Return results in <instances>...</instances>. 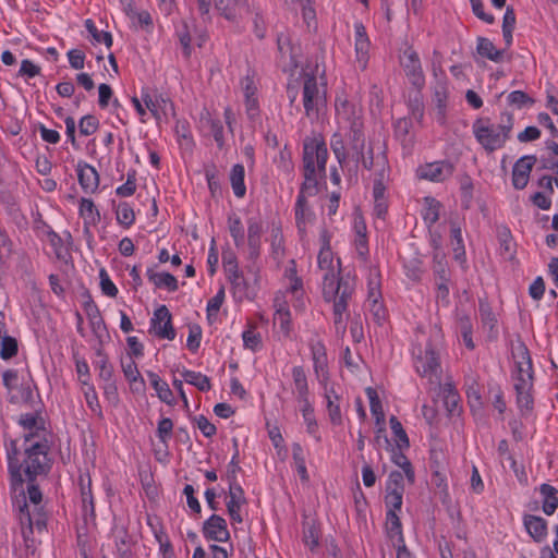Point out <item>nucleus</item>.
<instances>
[{
  "mask_svg": "<svg viewBox=\"0 0 558 558\" xmlns=\"http://www.w3.org/2000/svg\"><path fill=\"white\" fill-rule=\"evenodd\" d=\"M328 149L326 142H304L303 163L304 182L303 192L314 194L317 190L318 178L325 177Z\"/></svg>",
  "mask_w": 558,
  "mask_h": 558,
  "instance_id": "obj_1",
  "label": "nucleus"
},
{
  "mask_svg": "<svg viewBox=\"0 0 558 558\" xmlns=\"http://www.w3.org/2000/svg\"><path fill=\"white\" fill-rule=\"evenodd\" d=\"M336 136L343 140H360L363 135L362 108L348 99H336Z\"/></svg>",
  "mask_w": 558,
  "mask_h": 558,
  "instance_id": "obj_2",
  "label": "nucleus"
},
{
  "mask_svg": "<svg viewBox=\"0 0 558 558\" xmlns=\"http://www.w3.org/2000/svg\"><path fill=\"white\" fill-rule=\"evenodd\" d=\"M302 100L305 113L308 118L318 114L319 109L326 102V85L318 82L313 69L306 68L301 72Z\"/></svg>",
  "mask_w": 558,
  "mask_h": 558,
  "instance_id": "obj_3",
  "label": "nucleus"
},
{
  "mask_svg": "<svg viewBox=\"0 0 558 558\" xmlns=\"http://www.w3.org/2000/svg\"><path fill=\"white\" fill-rule=\"evenodd\" d=\"M24 446L25 459L22 470L28 482H34L38 475H44L49 470L48 445L45 440H35Z\"/></svg>",
  "mask_w": 558,
  "mask_h": 558,
  "instance_id": "obj_4",
  "label": "nucleus"
},
{
  "mask_svg": "<svg viewBox=\"0 0 558 558\" xmlns=\"http://www.w3.org/2000/svg\"><path fill=\"white\" fill-rule=\"evenodd\" d=\"M414 366L416 372L427 377L430 383L440 381V362L437 344L428 342L425 349L421 347L414 350Z\"/></svg>",
  "mask_w": 558,
  "mask_h": 558,
  "instance_id": "obj_5",
  "label": "nucleus"
},
{
  "mask_svg": "<svg viewBox=\"0 0 558 558\" xmlns=\"http://www.w3.org/2000/svg\"><path fill=\"white\" fill-rule=\"evenodd\" d=\"M13 505L19 511L17 518L25 539H28L35 530L40 533L46 529V513L43 509L31 510L24 494L16 497Z\"/></svg>",
  "mask_w": 558,
  "mask_h": 558,
  "instance_id": "obj_6",
  "label": "nucleus"
},
{
  "mask_svg": "<svg viewBox=\"0 0 558 558\" xmlns=\"http://www.w3.org/2000/svg\"><path fill=\"white\" fill-rule=\"evenodd\" d=\"M513 128V118L509 113H502L498 122L489 119H477L473 124L476 140H507Z\"/></svg>",
  "mask_w": 558,
  "mask_h": 558,
  "instance_id": "obj_7",
  "label": "nucleus"
},
{
  "mask_svg": "<svg viewBox=\"0 0 558 558\" xmlns=\"http://www.w3.org/2000/svg\"><path fill=\"white\" fill-rule=\"evenodd\" d=\"M247 118L255 123L259 118V83L255 73H247L240 82Z\"/></svg>",
  "mask_w": 558,
  "mask_h": 558,
  "instance_id": "obj_8",
  "label": "nucleus"
},
{
  "mask_svg": "<svg viewBox=\"0 0 558 558\" xmlns=\"http://www.w3.org/2000/svg\"><path fill=\"white\" fill-rule=\"evenodd\" d=\"M515 371L513 373L514 386L533 387L532 360L524 343H519L513 350Z\"/></svg>",
  "mask_w": 558,
  "mask_h": 558,
  "instance_id": "obj_9",
  "label": "nucleus"
},
{
  "mask_svg": "<svg viewBox=\"0 0 558 558\" xmlns=\"http://www.w3.org/2000/svg\"><path fill=\"white\" fill-rule=\"evenodd\" d=\"M246 0H195L197 11L204 21H210V10L214 3L215 9L228 21L235 19V8Z\"/></svg>",
  "mask_w": 558,
  "mask_h": 558,
  "instance_id": "obj_10",
  "label": "nucleus"
},
{
  "mask_svg": "<svg viewBox=\"0 0 558 558\" xmlns=\"http://www.w3.org/2000/svg\"><path fill=\"white\" fill-rule=\"evenodd\" d=\"M401 64L412 85L422 87L425 83L422 64L418 54L412 48L404 50Z\"/></svg>",
  "mask_w": 558,
  "mask_h": 558,
  "instance_id": "obj_11",
  "label": "nucleus"
},
{
  "mask_svg": "<svg viewBox=\"0 0 558 558\" xmlns=\"http://www.w3.org/2000/svg\"><path fill=\"white\" fill-rule=\"evenodd\" d=\"M150 331L161 339L173 340L175 338V330L171 323V314L166 305L159 306L154 312Z\"/></svg>",
  "mask_w": 558,
  "mask_h": 558,
  "instance_id": "obj_12",
  "label": "nucleus"
},
{
  "mask_svg": "<svg viewBox=\"0 0 558 558\" xmlns=\"http://www.w3.org/2000/svg\"><path fill=\"white\" fill-rule=\"evenodd\" d=\"M223 268L227 274V278L232 286L233 293L238 295L240 299L246 296L247 294V284L239 270L236 258L234 255H225L223 256Z\"/></svg>",
  "mask_w": 558,
  "mask_h": 558,
  "instance_id": "obj_13",
  "label": "nucleus"
},
{
  "mask_svg": "<svg viewBox=\"0 0 558 558\" xmlns=\"http://www.w3.org/2000/svg\"><path fill=\"white\" fill-rule=\"evenodd\" d=\"M355 144L357 142H354ZM360 143V147L357 145H354L353 146V149H354V153L352 154V158L356 161H362L363 166L367 169H372L374 167H377L378 168V165H377V158L378 157H385L384 155V150L386 148V145H385V142H376L378 145L377 149L379 150L378 155L376 157H374V146H373V142H368L367 145L365 144V142H359Z\"/></svg>",
  "mask_w": 558,
  "mask_h": 558,
  "instance_id": "obj_14",
  "label": "nucleus"
},
{
  "mask_svg": "<svg viewBox=\"0 0 558 558\" xmlns=\"http://www.w3.org/2000/svg\"><path fill=\"white\" fill-rule=\"evenodd\" d=\"M323 284V294L326 301L339 299L348 302L353 293V286L349 280L337 278L327 279Z\"/></svg>",
  "mask_w": 558,
  "mask_h": 558,
  "instance_id": "obj_15",
  "label": "nucleus"
},
{
  "mask_svg": "<svg viewBox=\"0 0 558 558\" xmlns=\"http://www.w3.org/2000/svg\"><path fill=\"white\" fill-rule=\"evenodd\" d=\"M203 534L205 538L215 542H227L230 538L227 521L218 515H210L203 524Z\"/></svg>",
  "mask_w": 558,
  "mask_h": 558,
  "instance_id": "obj_16",
  "label": "nucleus"
},
{
  "mask_svg": "<svg viewBox=\"0 0 558 558\" xmlns=\"http://www.w3.org/2000/svg\"><path fill=\"white\" fill-rule=\"evenodd\" d=\"M355 58L361 69H365L369 58L371 40L362 22L354 23Z\"/></svg>",
  "mask_w": 558,
  "mask_h": 558,
  "instance_id": "obj_17",
  "label": "nucleus"
},
{
  "mask_svg": "<svg viewBox=\"0 0 558 558\" xmlns=\"http://www.w3.org/2000/svg\"><path fill=\"white\" fill-rule=\"evenodd\" d=\"M228 496L227 510L232 523H242L241 509L246 504L243 488L239 483H233V485H229Z\"/></svg>",
  "mask_w": 558,
  "mask_h": 558,
  "instance_id": "obj_18",
  "label": "nucleus"
},
{
  "mask_svg": "<svg viewBox=\"0 0 558 558\" xmlns=\"http://www.w3.org/2000/svg\"><path fill=\"white\" fill-rule=\"evenodd\" d=\"M452 172L453 165L448 161H435L417 169L418 178L437 182L447 179Z\"/></svg>",
  "mask_w": 558,
  "mask_h": 558,
  "instance_id": "obj_19",
  "label": "nucleus"
},
{
  "mask_svg": "<svg viewBox=\"0 0 558 558\" xmlns=\"http://www.w3.org/2000/svg\"><path fill=\"white\" fill-rule=\"evenodd\" d=\"M142 100L147 110L157 119L167 116L169 111H173L172 102L161 95L150 94L147 90L142 92Z\"/></svg>",
  "mask_w": 558,
  "mask_h": 558,
  "instance_id": "obj_20",
  "label": "nucleus"
},
{
  "mask_svg": "<svg viewBox=\"0 0 558 558\" xmlns=\"http://www.w3.org/2000/svg\"><path fill=\"white\" fill-rule=\"evenodd\" d=\"M263 223L259 219L250 218L247 221V245L248 258L255 260L258 258L262 245Z\"/></svg>",
  "mask_w": 558,
  "mask_h": 558,
  "instance_id": "obj_21",
  "label": "nucleus"
},
{
  "mask_svg": "<svg viewBox=\"0 0 558 558\" xmlns=\"http://www.w3.org/2000/svg\"><path fill=\"white\" fill-rule=\"evenodd\" d=\"M78 183L85 193H94L99 186V174L94 167L80 161L76 167Z\"/></svg>",
  "mask_w": 558,
  "mask_h": 558,
  "instance_id": "obj_22",
  "label": "nucleus"
},
{
  "mask_svg": "<svg viewBox=\"0 0 558 558\" xmlns=\"http://www.w3.org/2000/svg\"><path fill=\"white\" fill-rule=\"evenodd\" d=\"M90 485L92 481L89 476H87L86 480L83 476H80L82 513L86 523H94L96 518Z\"/></svg>",
  "mask_w": 558,
  "mask_h": 558,
  "instance_id": "obj_23",
  "label": "nucleus"
},
{
  "mask_svg": "<svg viewBox=\"0 0 558 558\" xmlns=\"http://www.w3.org/2000/svg\"><path fill=\"white\" fill-rule=\"evenodd\" d=\"M318 267L323 274V284L330 278H337L339 275L340 260L335 264L333 254L331 250L320 248L318 257Z\"/></svg>",
  "mask_w": 558,
  "mask_h": 558,
  "instance_id": "obj_24",
  "label": "nucleus"
},
{
  "mask_svg": "<svg viewBox=\"0 0 558 558\" xmlns=\"http://www.w3.org/2000/svg\"><path fill=\"white\" fill-rule=\"evenodd\" d=\"M533 163V157H522L515 162L512 170V184L515 189L522 190L526 186Z\"/></svg>",
  "mask_w": 558,
  "mask_h": 558,
  "instance_id": "obj_25",
  "label": "nucleus"
},
{
  "mask_svg": "<svg viewBox=\"0 0 558 558\" xmlns=\"http://www.w3.org/2000/svg\"><path fill=\"white\" fill-rule=\"evenodd\" d=\"M523 523L529 535L536 542H543L547 536V522L542 517L525 514Z\"/></svg>",
  "mask_w": 558,
  "mask_h": 558,
  "instance_id": "obj_26",
  "label": "nucleus"
},
{
  "mask_svg": "<svg viewBox=\"0 0 558 558\" xmlns=\"http://www.w3.org/2000/svg\"><path fill=\"white\" fill-rule=\"evenodd\" d=\"M312 360L314 371L318 378H325L327 375V353L324 343L319 340L311 342Z\"/></svg>",
  "mask_w": 558,
  "mask_h": 558,
  "instance_id": "obj_27",
  "label": "nucleus"
},
{
  "mask_svg": "<svg viewBox=\"0 0 558 558\" xmlns=\"http://www.w3.org/2000/svg\"><path fill=\"white\" fill-rule=\"evenodd\" d=\"M386 163L387 162L383 156L377 158L378 170L375 173L373 185L374 201L386 199L385 192L386 183L388 181V169Z\"/></svg>",
  "mask_w": 558,
  "mask_h": 558,
  "instance_id": "obj_28",
  "label": "nucleus"
},
{
  "mask_svg": "<svg viewBox=\"0 0 558 558\" xmlns=\"http://www.w3.org/2000/svg\"><path fill=\"white\" fill-rule=\"evenodd\" d=\"M19 423L25 429L24 445L35 440H44V429L39 430V428H37V416L35 414L27 413L21 415Z\"/></svg>",
  "mask_w": 558,
  "mask_h": 558,
  "instance_id": "obj_29",
  "label": "nucleus"
},
{
  "mask_svg": "<svg viewBox=\"0 0 558 558\" xmlns=\"http://www.w3.org/2000/svg\"><path fill=\"white\" fill-rule=\"evenodd\" d=\"M305 193L306 192H303L302 187L295 203V220L298 229L301 233H305L306 225L311 221L312 218V213L306 207Z\"/></svg>",
  "mask_w": 558,
  "mask_h": 558,
  "instance_id": "obj_30",
  "label": "nucleus"
},
{
  "mask_svg": "<svg viewBox=\"0 0 558 558\" xmlns=\"http://www.w3.org/2000/svg\"><path fill=\"white\" fill-rule=\"evenodd\" d=\"M539 493L543 496L542 509L544 513L547 515L554 514L558 508V490L554 486L544 483L539 486Z\"/></svg>",
  "mask_w": 558,
  "mask_h": 558,
  "instance_id": "obj_31",
  "label": "nucleus"
},
{
  "mask_svg": "<svg viewBox=\"0 0 558 558\" xmlns=\"http://www.w3.org/2000/svg\"><path fill=\"white\" fill-rule=\"evenodd\" d=\"M146 274L148 280L153 282L156 288H165L171 292L178 290V280L173 275L169 272H156L153 268H148Z\"/></svg>",
  "mask_w": 558,
  "mask_h": 558,
  "instance_id": "obj_32",
  "label": "nucleus"
},
{
  "mask_svg": "<svg viewBox=\"0 0 558 558\" xmlns=\"http://www.w3.org/2000/svg\"><path fill=\"white\" fill-rule=\"evenodd\" d=\"M476 50L480 56L490 61L500 62L502 60L504 51L497 49L488 38L480 37L477 39Z\"/></svg>",
  "mask_w": 558,
  "mask_h": 558,
  "instance_id": "obj_33",
  "label": "nucleus"
},
{
  "mask_svg": "<svg viewBox=\"0 0 558 558\" xmlns=\"http://www.w3.org/2000/svg\"><path fill=\"white\" fill-rule=\"evenodd\" d=\"M292 377L296 391L298 401H306L308 399V386L303 367L294 366L292 368Z\"/></svg>",
  "mask_w": 558,
  "mask_h": 558,
  "instance_id": "obj_34",
  "label": "nucleus"
},
{
  "mask_svg": "<svg viewBox=\"0 0 558 558\" xmlns=\"http://www.w3.org/2000/svg\"><path fill=\"white\" fill-rule=\"evenodd\" d=\"M113 533H114L117 551H118L120 558H133V554L131 550L132 538L130 537L128 532L123 527H121V529L116 527Z\"/></svg>",
  "mask_w": 558,
  "mask_h": 558,
  "instance_id": "obj_35",
  "label": "nucleus"
},
{
  "mask_svg": "<svg viewBox=\"0 0 558 558\" xmlns=\"http://www.w3.org/2000/svg\"><path fill=\"white\" fill-rule=\"evenodd\" d=\"M147 377L149 378L153 388L156 390L158 398L161 401L171 404L173 395L168 384L154 372H147Z\"/></svg>",
  "mask_w": 558,
  "mask_h": 558,
  "instance_id": "obj_36",
  "label": "nucleus"
},
{
  "mask_svg": "<svg viewBox=\"0 0 558 558\" xmlns=\"http://www.w3.org/2000/svg\"><path fill=\"white\" fill-rule=\"evenodd\" d=\"M84 26L89 34L93 44H104L107 48L112 46V35L106 31H98L93 20H85Z\"/></svg>",
  "mask_w": 558,
  "mask_h": 558,
  "instance_id": "obj_37",
  "label": "nucleus"
},
{
  "mask_svg": "<svg viewBox=\"0 0 558 558\" xmlns=\"http://www.w3.org/2000/svg\"><path fill=\"white\" fill-rule=\"evenodd\" d=\"M244 167L240 163L234 165L230 173V182L233 193L239 198L243 197L246 193V187L244 184Z\"/></svg>",
  "mask_w": 558,
  "mask_h": 558,
  "instance_id": "obj_38",
  "label": "nucleus"
},
{
  "mask_svg": "<svg viewBox=\"0 0 558 558\" xmlns=\"http://www.w3.org/2000/svg\"><path fill=\"white\" fill-rule=\"evenodd\" d=\"M17 441L16 440H12L10 442V447L7 449V452H8V462H9V471L12 475V477L16 481H19V483L22 485L23 483V478H22V465L17 459Z\"/></svg>",
  "mask_w": 558,
  "mask_h": 558,
  "instance_id": "obj_39",
  "label": "nucleus"
},
{
  "mask_svg": "<svg viewBox=\"0 0 558 558\" xmlns=\"http://www.w3.org/2000/svg\"><path fill=\"white\" fill-rule=\"evenodd\" d=\"M402 450L403 449H399V448L392 449L391 460L395 464H397L398 466H400L403 470L408 482L410 484H413L415 481L414 470L412 468L410 460L405 457V454H403Z\"/></svg>",
  "mask_w": 558,
  "mask_h": 558,
  "instance_id": "obj_40",
  "label": "nucleus"
},
{
  "mask_svg": "<svg viewBox=\"0 0 558 558\" xmlns=\"http://www.w3.org/2000/svg\"><path fill=\"white\" fill-rule=\"evenodd\" d=\"M181 375L186 383L195 386L201 391H208L211 388L209 378L202 373L184 369Z\"/></svg>",
  "mask_w": 558,
  "mask_h": 558,
  "instance_id": "obj_41",
  "label": "nucleus"
},
{
  "mask_svg": "<svg viewBox=\"0 0 558 558\" xmlns=\"http://www.w3.org/2000/svg\"><path fill=\"white\" fill-rule=\"evenodd\" d=\"M326 399H327V410H328V415H329L330 422L333 425H341L342 416H341L338 395H336L333 392V390L327 391Z\"/></svg>",
  "mask_w": 558,
  "mask_h": 558,
  "instance_id": "obj_42",
  "label": "nucleus"
},
{
  "mask_svg": "<svg viewBox=\"0 0 558 558\" xmlns=\"http://www.w3.org/2000/svg\"><path fill=\"white\" fill-rule=\"evenodd\" d=\"M448 99V84L446 76L439 80L434 88V101L440 114L445 113Z\"/></svg>",
  "mask_w": 558,
  "mask_h": 558,
  "instance_id": "obj_43",
  "label": "nucleus"
},
{
  "mask_svg": "<svg viewBox=\"0 0 558 558\" xmlns=\"http://www.w3.org/2000/svg\"><path fill=\"white\" fill-rule=\"evenodd\" d=\"M80 215L83 217L85 225L95 226L100 219V215L94 203L87 198H82L81 201Z\"/></svg>",
  "mask_w": 558,
  "mask_h": 558,
  "instance_id": "obj_44",
  "label": "nucleus"
},
{
  "mask_svg": "<svg viewBox=\"0 0 558 558\" xmlns=\"http://www.w3.org/2000/svg\"><path fill=\"white\" fill-rule=\"evenodd\" d=\"M458 328L462 336L464 345L468 349L473 350L475 348V344L472 340L473 325H472L471 318L468 315L459 316Z\"/></svg>",
  "mask_w": 558,
  "mask_h": 558,
  "instance_id": "obj_45",
  "label": "nucleus"
},
{
  "mask_svg": "<svg viewBox=\"0 0 558 558\" xmlns=\"http://www.w3.org/2000/svg\"><path fill=\"white\" fill-rule=\"evenodd\" d=\"M251 31L258 40H263L267 35V23L260 10L253 11Z\"/></svg>",
  "mask_w": 558,
  "mask_h": 558,
  "instance_id": "obj_46",
  "label": "nucleus"
},
{
  "mask_svg": "<svg viewBox=\"0 0 558 558\" xmlns=\"http://www.w3.org/2000/svg\"><path fill=\"white\" fill-rule=\"evenodd\" d=\"M228 228L230 235L232 236L235 246H243L244 245V229L241 222V219L235 216H229L228 218Z\"/></svg>",
  "mask_w": 558,
  "mask_h": 558,
  "instance_id": "obj_47",
  "label": "nucleus"
},
{
  "mask_svg": "<svg viewBox=\"0 0 558 558\" xmlns=\"http://www.w3.org/2000/svg\"><path fill=\"white\" fill-rule=\"evenodd\" d=\"M390 428L396 437L397 448L407 449L410 446L409 437L402 427V424L396 416L389 420Z\"/></svg>",
  "mask_w": 558,
  "mask_h": 558,
  "instance_id": "obj_48",
  "label": "nucleus"
},
{
  "mask_svg": "<svg viewBox=\"0 0 558 558\" xmlns=\"http://www.w3.org/2000/svg\"><path fill=\"white\" fill-rule=\"evenodd\" d=\"M116 217L118 222L124 228H129L135 220L133 208L126 202H122L117 206Z\"/></svg>",
  "mask_w": 558,
  "mask_h": 558,
  "instance_id": "obj_49",
  "label": "nucleus"
},
{
  "mask_svg": "<svg viewBox=\"0 0 558 558\" xmlns=\"http://www.w3.org/2000/svg\"><path fill=\"white\" fill-rule=\"evenodd\" d=\"M366 393L369 399L371 412L375 416L376 424H383L385 422V414L376 390L369 387L366 389Z\"/></svg>",
  "mask_w": 558,
  "mask_h": 558,
  "instance_id": "obj_50",
  "label": "nucleus"
},
{
  "mask_svg": "<svg viewBox=\"0 0 558 558\" xmlns=\"http://www.w3.org/2000/svg\"><path fill=\"white\" fill-rule=\"evenodd\" d=\"M532 388L530 386H514L517 403L521 410H531L533 407Z\"/></svg>",
  "mask_w": 558,
  "mask_h": 558,
  "instance_id": "obj_51",
  "label": "nucleus"
},
{
  "mask_svg": "<svg viewBox=\"0 0 558 558\" xmlns=\"http://www.w3.org/2000/svg\"><path fill=\"white\" fill-rule=\"evenodd\" d=\"M301 403V411L304 418V422L307 427V432L314 435L317 432V422L314 415V409L307 399L306 401H299Z\"/></svg>",
  "mask_w": 558,
  "mask_h": 558,
  "instance_id": "obj_52",
  "label": "nucleus"
},
{
  "mask_svg": "<svg viewBox=\"0 0 558 558\" xmlns=\"http://www.w3.org/2000/svg\"><path fill=\"white\" fill-rule=\"evenodd\" d=\"M22 494L25 493L22 490L17 497H20ZM24 496L26 498V502L31 506V510L43 509V507L40 506L43 495L38 486L34 484V482H28L27 496Z\"/></svg>",
  "mask_w": 558,
  "mask_h": 558,
  "instance_id": "obj_53",
  "label": "nucleus"
},
{
  "mask_svg": "<svg viewBox=\"0 0 558 558\" xmlns=\"http://www.w3.org/2000/svg\"><path fill=\"white\" fill-rule=\"evenodd\" d=\"M478 311L483 326L487 327L490 331H493L496 327L497 318L493 313L489 304L481 300L478 304Z\"/></svg>",
  "mask_w": 558,
  "mask_h": 558,
  "instance_id": "obj_54",
  "label": "nucleus"
},
{
  "mask_svg": "<svg viewBox=\"0 0 558 558\" xmlns=\"http://www.w3.org/2000/svg\"><path fill=\"white\" fill-rule=\"evenodd\" d=\"M82 392L85 397V401L88 405V408L98 416L102 415L101 407L98 401L97 392L95 390L94 385H87L85 387H82Z\"/></svg>",
  "mask_w": 558,
  "mask_h": 558,
  "instance_id": "obj_55",
  "label": "nucleus"
},
{
  "mask_svg": "<svg viewBox=\"0 0 558 558\" xmlns=\"http://www.w3.org/2000/svg\"><path fill=\"white\" fill-rule=\"evenodd\" d=\"M17 354V341L15 338L4 336L0 342V356L3 360H9Z\"/></svg>",
  "mask_w": 558,
  "mask_h": 558,
  "instance_id": "obj_56",
  "label": "nucleus"
},
{
  "mask_svg": "<svg viewBox=\"0 0 558 558\" xmlns=\"http://www.w3.org/2000/svg\"><path fill=\"white\" fill-rule=\"evenodd\" d=\"M242 339L244 347L252 351H257L262 345V336L259 332L255 331L253 326L243 331Z\"/></svg>",
  "mask_w": 558,
  "mask_h": 558,
  "instance_id": "obj_57",
  "label": "nucleus"
},
{
  "mask_svg": "<svg viewBox=\"0 0 558 558\" xmlns=\"http://www.w3.org/2000/svg\"><path fill=\"white\" fill-rule=\"evenodd\" d=\"M451 242L453 245V251L456 253V257L460 258L464 255V244L462 239V232L459 223L452 221L451 222Z\"/></svg>",
  "mask_w": 558,
  "mask_h": 558,
  "instance_id": "obj_58",
  "label": "nucleus"
},
{
  "mask_svg": "<svg viewBox=\"0 0 558 558\" xmlns=\"http://www.w3.org/2000/svg\"><path fill=\"white\" fill-rule=\"evenodd\" d=\"M98 119L95 116H84L78 123V133L81 136L93 135L98 129Z\"/></svg>",
  "mask_w": 558,
  "mask_h": 558,
  "instance_id": "obj_59",
  "label": "nucleus"
},
{
  "mask_svg": "<svg viewBox=\"0 0 558 558\" xmlns=\"http://www.w3.org/2000/svg\"><path fill=\"white\" fill-rule=\"evenodd\" d=\"M404 490L386 489L385 505L388 510L398 511L402 506Z\"/></svg>",
  "mask_w": 558,
  "mask_h": 558,
  "instance_id": "obj_60",
  "label": "nucleus"
},
{
  "mask_svg": "<svg viewBox=\"0 0 558 558\" xmlns=\"http://www.w3.org/2000/svg\"><path fill=\"white\" fill-rule=\"evenodd\" d=\"M39 74H40V66L35 64L29 59L22 60L21 66H20L19 73H17L19 76H21L25 80H29Z\"/></svg>",
  "mask_w": 558,
  "mask_h": 558,
  "instance_id": "obj_61",
  "label": "nucleus"
},
{
  "mask_svg": "<svg viewBox=\"0 0 558 558\" xmlns=\"http://www.w3.org/2000/svg\"><path fill=\"white\" fill-rule=\"evenodd\" d=\"M381 298L380 292V280L378 270H374L369 275L368 279V296L367 301L379 300Z\"/></svg>",
  "mask_w": 558,
  "mask_h": 558,
  "instance_id": "obj_62",
  "label": "nucleus"
},
{
  "mask_svg": "<svg viewBox=\"0 0 558 558\" xmlns=\"http://www.w3.org/2000/svg\"><path fill=\"white\" fill-rule=\"evenodd\" d=\"M507 101L509 105L521 109L527 104H532L533 99L522 90H513L507 96Z\"/></svg>",
  "mask_w": 558,
  "mask_h": 558,
  "instance_id": "obj_63",
  "label": "nucleus"
},
{
  "mask_svg": "<svg viewBox=\"0 0 558 558\" xmlns=\"http://www.w3.org/2000/svg\"><path fill=\"white\" fill-rule=\"evenodd\" d=\"M278 168L284 173H290L293 170L291 151L288 150V146L284 145L283 149L280 150L278 159H276Z\"/></svg>",
  "mask_w": 558,
  "mask_h": 558,
  "instance_id": "obj_64",
  "label": "nucleus"
}]
</instances>
